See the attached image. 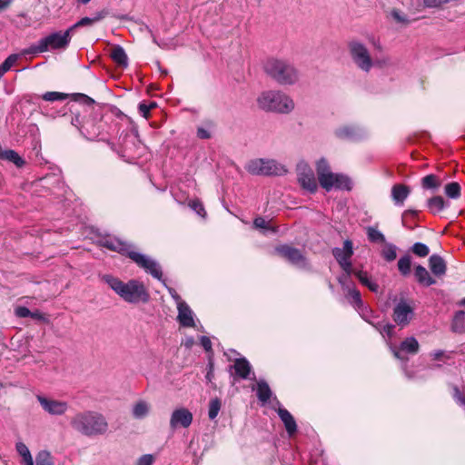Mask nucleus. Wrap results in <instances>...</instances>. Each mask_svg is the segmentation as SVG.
Listing matches in <instances>:
<instances>
[{
    "label": "nucleus",
    "instance_id": "obj_39",
    "mask_svg": "<svg viewBox=\"0 0 465 465\" xmlns=\"http://www.w3.org/2000/svg\"><path fill=\"white\" fill-rule=\"evenodd\" d=\"M460 185L456 182L447 183L444 188L445 194L450 199L460 198Z\"/></svg>",
    "mask_w": 465,
    "mask_h": 465
},
{
    "label": "nucleus",
    "instance_id": "obj_57",
    "mask_svg": "<svg viewBox=\"0 0 465 465\" xmlns=\"http://www.w3.org/2000/svg\"><path fill=\"white\" fill-rule=\"evenodd\" d=\"M197 136L201 139H209L211 137V134L208 130L203 127H199L197 129Z\"/></svg>",
    "mask_w": 465,
    "mask_h": 465
},
{
    "label": "nucleus",
    "instance_id": "obj_52",
    "mask_svg": "<svg viewBox=\"0 0 465 465\" xmlns=\"http://www.w3.org/2000/svg\"><path fill=\"white\" fill-rule=\"evenodd\" d=\"M153 107H155V103L153 102L150 103L149 104L142 103L139 104V112L143 117L147 118L150 110Z\"/></svg>",
    "mask_w": 465,
    "mask_h": 465
},
{
    "label": "nucleus",
    "instance_id": "obj_31",
    "mask_svg": "<svg viewBox=\"0 0 465 465\" xmlns=\"http://www.w3.org/2000/svg\"><path fill=\"white\" fill-rule=\"evenodd\" d=\"M150 411V404L145 401H137L133 407V416L135 419H143L145 418Z\"/></svg>",
    "mask_w": 465,
    "mask_h": 465
},
{
    "label": "nucleus",
    "instance_id": "obj_26",
    "mask_svg": "<svg viewBox=\"0 0 465 465\" xmlns=\"http://www.w3.org/2000/svg\"><path fill=\"white\" fill-rule=\"evenodd\" d=\"M233 369L235 370V373L237 376H239L241 379H248L249 374L251 373V364L249 361L244 359H237L233 364Z\"/></svg>",
    "mask_w": 465,
    "mask_h": 465
},
{
    "label": "nucleus",
    "instance_id": "obj_10",
    "mask_svg": "<svg viewBox=\"0 0 465 465\" xmlns=\"http://www.w3.org/2000/svg\"><path fill=\"white\" fill-rule=\"evenodd\" d=\"M297 179L300 185L310 193H315L318 188L317 180L310 164L302 160L296 165Z\"/></svg>",
    "mask_w": 465,
    "mask_h": 465
},
{
    "label": "nucleus",
    "instance_id": "obj_24",
    "mask_svg": "<svg viewBox=\"0 0 465 465\" xmlns=\"http://www.w3.org/2000/svg\"><path fill=\"white\" fill-rule=\"evenodd\" d=\"M106 15H107V12L104 10H102V11L98 12L94 17H83L77 23H75L71 27H69L68 30H71V35H72L75 28L80 27V26L92 25L93 24L104 19Z\"/></svg>",
    "mask_w": 465,
    "mask_h": 465
},
{
    "label": "nucleus",
    "instance_id": "obj_19",
    "mask_svg": "<svg viewBox=\"0 0 465 465\" xmlns=\"http://www.w3.org/2000/svg\"><path fill=\"white\" fill-rule=\"evenodd\" d=\"M277 413L281 420L283 422L288 434L290 436L294 434L297 430V424L292 415L286 409L281 407L278 408Z\"/></svg>",
    "mask_w": 465,
    "mask_h": 465
},
{
    "label": "nucleus",
    "instance_id": "obj_8",
    "mask_svg": "<svg viewBox=\"0 0 465 465\" xmlns=\"http://www.w3.org/2000/svg\"><path fill=\"white\" fill-rule=\"evenodd\" d=\"M349 51L352 62L363 72H370L373 61L368 48L361 42L352 40L349 43Z\"/></svg>",
    "mask_w": 465,
    "mask_h": 465
},
{
    "label": "nucleus",
    "instance_id": "obj_4",
    "mask_svg": "<svg viewBox=\"0 0 465 465\" xmlns=\"http://www.w3.org/2000/svg\"><path fill=\"white\" fill-rule=\"evenodd\" d=\"M264 71L281 85H292L299 80V72L286 60L271 58L264 64Z\"/></svg>",
    "mask_w": 465,
    "mask_h": 465
},
{
    "label": "nucleus",
    "instance_id": "obj_43",
    "mask_svg": "<svg viewBox=\"0 0 465 465\" xmlns=\"http://www.w3.org/2000/svg\"><path fill=\"white\" fill-rule=\"evenodd\" d=\"M367 236L371 242H385V236L375 227L370 226L367 228Z\"/></svg>",
    "mask_w": 465,
    "mask_h": 465
},
{
    "label": "nucleus",
    "instance_id": "obj_9",
    "mask_svg": "<svg viewBox=\"0 0 465 465\" xmlns=\"http://www.w3.org/2000/svg\"><path fill=\"white\" fill-rule=\"evenodd\" d=\"M120 143V155L125 158L126 161L134 160L140 155V151L143 149V146L136 134L133 132L122 134Z\"/></svg>",
    "mask_w": 465,
    "mask_h": 465
},
{
    "label": "nucleus",
    "instance_id": "obj_3",
    "mask_svg": "<svg viewBox=\"0 0 465 465\" xmlns=\"http://www.w3.org/2000/svg\"><path fill=\"white\" fill-rule=\"evenodd\" d=\"M70 425L76 432L87 437L103 435L108 430L104 416L93 411L77 412L71 418Z\"/></svg>",
    "mask_w": 465,
    "mask_h": 465
},
{
    "label": "nucleus",
    "instance_id": "obj_35",
    "mask_svg": "<svg viewBox=\"0 0 465 465\" xmlns=\"http://www.w3.org/2000/svg\"><path fill=\"white\" fill-rule=\"evenodd\" d=\"M451 330L454 332H462L465 330V312L458 311L452 320Z\"/></svg>",
    "mask_w": 465,
    "mask_h": 465
},
{
    "label": "nucleus",
    "instance_id": "obj_61",
    "mask_svg": "<svg viewBox=\"0 0 465 465\" xmlns=\"http://www.w3.org/2000/svg\"><path fill=\"white\" fill-rule=\"evenodd\" d=\"M10 3L11 0H0V10L5 8Z\"/></svg>",
    "mask_w": 465,
    "mask_h": 465
},
{
    "label": "nucleus",
    "instance_id": "obj_58",
    "mask_svg": "<svg viewBox=\"0 0 465 465\" xmlns=\"http://www.w3.org/2000/svg\"><path fill=\"white\" fill-rule=\"evenodd\" d=\"M346 275H347V273L344 272V274L338 278L340 284L342 286V288L344 290H347V287H350L347 284V282H348V279L350 278V276H346Z\"/></svg>",
    "mask_w": 465,
    "mask_h": 465
},
{
    "label": "nucleus",
    "instance_id": "obj_23",
    "mask_svg": "<svg viewBox=\"0 0 465 465\" xmlns=\"http://www.w3.org/2000/svg\"><path fill=\"white\" fill-rule=\"evenodd\" d=\"M450 206V203L446 202L442 196H433L427 201V208L429 211L436 215Z\"/></svg>",
    "mask_w": 465,
    "mask_h": 465
},
{
    "label": "nucleus",
    "instance_id": "obj_2",
    "mask_svg": "<svg viewBox=\"0 0 465 465\" xmlns=\"http://www.w3.org/2000/svg\"><path fill=\"white\" fill-rule=\"evenodd\" d=\"M102 280L125 302L131 304L145 303L150 294L143 282L138 280H129L124 282L111 274H104Z\"/></svg>",
    "mask_w": 465,
    "mask_h": 465
},
{
    "label": "nucleus",
    "instance_id": "obj_15",
    "mask_svg": "<svg viewBox=\"0 0 465 465\" xmlns=\"http://www.w3.org/2000/svg\"><path fill=\"white\" fill-rule=\"evenodd\" d=\"M414 317V309L406 301H400L393 309V320L401 327L410 324Z\"/></svg>",
    "mask_w": 465,
    "mask_h": 465
},
{
    "label": "nucleus",
    "instance_id": "obj_27",
    "mask_svg": "<svg viewBox=\"0 0 465 465\" xmlns=\"http://www.w3.org/2000/svg\"><path fill=\"white\" fill-rule=\"evenodd\" d=\"M80 131L87 139L94 140L100 134V126L92 121H86L80 127Z\"/></svg>",
    "mask_w": 465,
    "mask_h": 465
},
{
    "label": "nucleus",
    "instance_id": "obj_55",
    "mask_svg": "<svg viewBox=\"0 0 465 465\" xmlns=\"http://www.w3.org/2000/svg\"><path fill=\"white\" fill-rule=\"evenodd\" d=\"M153 462V457L151 454L143 455L139 460L137 465H152Z\"/></svg>",
    "mask_w": 465,
    "mask_h": 465
},
{
    "label": "nucleus",
    "instance_id": "obj_50",
    "mask_svg": "<svg viewBox=\"0 0 465 465\" xmlns=\"http://www.w3.org/2000/svg\"><path fill=\"white\" fill-rule=\"evenodd\" d=\"M391 14V16L393 17V19L396 20L398 23H401V24H408L409 23V19L407 18V16L401 11H399L397 9H393Z\"/></svg>",
    "mask_w": 465,
    "mask_h": 465
},
{
    "label": "nucleus",
    "instance_id": "obj_37",
    "mask_svg": "<svg viewBox=\"0 0 465 465\" xmlns=\"http://www.w3.org/2000/svg\"><path fill=\"white\" fill-rule=\"evenodd\" d=\"M347 298L357 308H361L363 305L361 293L354 287H347Z\"/></svg>",
    "mask_w": 465,
    "mask_h": 465
},
{
    "label": "nucleus",
    "instance_id": "obj_1",
    "mask_svg": "<svg viewBox=\"0 0 465 465\" xmlns=\"http://www.w3.org/2000/svg\"><path fill=\"white\" fill-rule=\"evenodd\" d=\"M103 246L109 250L127 255L140 268L143 269L153 278L163 282V272L160 264L153 258L135 251V248L118 238H107L103 241Z\"/></svg>",
    "mask_w": 465,
    "mask_h": 465
},
{
    "label": "nucleus",
    "instance_id": "obj_41",
    "mask_svg": "<svg viewBox=\"0 0 465 465\" xmlns=\"http://www.w3.org/2000/svg\"><path fill=\"white\" fill-rule=\"evenodd\" d=\"M381 255L387 262L394 261L397 257L396 245H394L392 243L386 242L381 251Z\"/></svg>",
    "mask_w": 465,
    "mask_h": 465
},
{
    "label": "nucleus",
    "instance_id": "obj_56",
    "mask_svg": "<svg viewBox=\"0 0 465 465\" xmlns=\"http://www.w3.org/2000/svg\"><path fill=\"white\" fill-rule=\"evenodd\" d=\"M201 345L203 347V349L206 351H212V341L211 340L206 336H202L200 339Z\"/></svg>",
    "mask_w": 465,
    "mask_h": 465
},
{
    "label": "nucleus",
    "instance_id": "obj_21",
    "mask_svg": "<svg viewBox=\"0 0 465 465\" xmlns=\"http://www.w3.org/2000/svg\"><path fill=\"white\" fill-rule=\"evenodd\" d=\"M414 276L420 285L429 287L436 283V280L430 274L428 270L422 265H417L415 267Z\"/></svg>",
    "mask_w": 465,
    "mask_h": 465
},
{
    "label": "nucleus",
    "instance_id": "obj_17",
    "mask_svg": "<svg viewBox=\"0 0 465 465\" xmlns=\"http://www.w3.org/2000/svg\"><path fill=\"white\" fill-rule=\"evenodd\" d=\"M193 422V413L186 408H179L173 411L170 419V427L173 430L177 428H188Z\"/></svg>",
    "mask_w": 465,
    "mask_h": 465
},
{
    "label": "nucleus",
    "instance_id": "obj_45",
    "mask_svg": "<svg viewBox=\"0 0 465 465\" xmlns=\"http://www.w3.org/2000/svg\"><path fill=\"white\" fill-rule=\"evenodd\" d=\"M374 326L384 338L388 337L389 340L391 338L392 331L394 330V326L392 324L378 322Z\"/></svg>",
    "mask_w": 465,
    "mask_h": 465
},
{
    "label": "nucleus",
    "instance_id": "obj_25",
    "mask_svg": "<svg viewBox=\"0 0 465 465\" xmlns=\"http://www.w3.org/2000/svg\"><path fill=\"white\" fill-rule=\"evenodd\" d=\"M410 194V189L403 184H395L391 189L392 199L396 204L402 205Z\"/></svg>",
    "mask_w": 465,
    "mask_h": 465
},
{
    "label": "nucleus",
    "instance_id": "obj_29",
    "mask_svg": "<svg viewBox=\"0 0 465 465\" xmlns=\"http://www.w3.org/2000/svg\"><path fill=\"white\" fill-rule=\"evenodd\" d=\"M355 275L359 279L361 283L363 284L364 286L368 287L370 289V291L376 292V293L379 292V289H380L379 284L376 282L372 281L369 277V275L366 272L358 271L355 272Z\"/></svg>",
    "mask_w": 465,
    "mask_h": 465
},
{
    "label": "nucleus",
    "instance_id": "obj_30",
    "mask_svg": "<svg viewBox=\"0 0 465 465\" xmlns=\"http://www.w3.org/2000/svg\"><path fill=\"white\" fill-rule=\"evenodd\" d=\"M315 169L319 183L323 180L328 173H331L329 162L325 158H321L315 163Z\"/></svg>",
    "mask_w": 465,
    "mask_h": 465
},
{
    "label": "nucleus",
    "instance_id": "obj_36",
    "mask_svg": "<svg viewBox=\"0 0 465 465\" xmlns=\"http://www.w3.org/2000/svg\"><path fill=\"white\" fill-rule=\"evenodd\" d=\"M1 159L7 160L15 163L17 167H22L25 164V161L20 155L14 150H4L1 153Z\"/></svg>",
    "mask_w": 465,
    "mask_h": 465
},
{
    "label": "nucleus",
    "instance_id": "obj_62",
    "mask_svg": "<svg viewBox=\"0 0 465 465\" xmlns=\"http://www.w3.org/2000/svg\"><path fill=\"white\" fill-rule=\"evenodd\" d=\"M193 344V339L192 337H189V338H186L185 341H184V345L187 347V348H191Z\"/></svg>",
    "mask_w": 465,
    "mask_h": 465
},
{
    "label": "nucleus",
    "instance_id": "obj_42",
    "mask_svg": "<svg viewBox=\"0 0 465 465\" xmlns=\"http://www.w3.org/2000/svg\"><path fill=\"white\" fill-rule=\"evenodd\" d=\"M222 407V401L219 398L212 399L209 402L208 417L213 420L219 414Z\"/></svg>",
    "mask_w": 465,
    "mask_h": 465
},
{
    "label": "nucleus",
    "instance_id": "obj_46",
    "mask_svg": "<svg viewBox=\"0 0 465 465\" xmlns=\"http://www.w3.org/2000/svg\"><path fill=\"white\" fill-rule=\"evenodd\" d=\"M42 98L47 102L64 101L67 98V94L60 92H46Z\"/></svg>",
    "mask_w": 465,
    "mask_h": 465
},
{
    "label": "nucleus",
    "instance_id": "obj_7",
    "mask_svg": "<svg viewBox=\"0 0 465 465\" xmlns=\"http://www.w3.org/2000/svg\"><path fill=\"white\" fill-rule=\"evenodd\" d=\"M246 170L253 175H284L288 169L284 164L273 159H254L246 164Z\"/></svg>",
    "mask_w": 465,
    "mask_h": 465
},
{
    "label": "nucleus",
    "instance_id": "obj_11",
    "mask_svg": "<svg viewBox=\"0 0 465 465\" xmlns=\"http://www.w3.org/2000/svg\"><path fill=\"white\" fill-rule=\"evenodd\" d=\"M320 185L327 192L331 190L351 191L352 188V183L347 175L333 172L328 173L327 176L320 182Z\"/></svg>",
    "mask_w": 465,
    "mask_h": 465
},
{
    "label": "nucleus",
    "instance_id": "obj_63",
    "mask_svg": "<svg viewBox=\"0 0 465 465\" xmlns=\"http://www.w3.org/2000/svg\"><path fill=\"white\" fill-rule=\"evenodd\" d=\"M79 124H80L79 115H75L74 117L72 118V124L78 126Z\"/></svg>",
    "mask_w": 465,
    "mask_h": 465
},
{
    "label": "nucleus",
    "instance_id": "obj_32",
    "mask_svg": "<svg viewBox=\"0 0 465 465\" xmlns=\"http://www.w3.org/2000/svg\"><path fill=\"white\" fill-rule=\"evenodd\" d=\"M15 450L23 459L24 465H34L33 457L28 447L22 441L15 444Z\"/></svg>",
    "mask_w": 465,
    "mask_h": 465
},
{
    "label": "nucleus",
    "instance_id": "obj_16",
    "mask_svg": "<svg viewBox=\"0 0 465 465\" xmlns=\"http://www.w3.org/2000/svg\"><path fill=\"white\" fill-rule=\"evenodd\" d=\"M36 399L43 410L50 415L61 416L68 410L66 401L50 399L43 395H37Z\"/></svg>",
    "mask_w": 465,
    "mask_h": 465
},
{
    "label": "nucleus",
    "instance_id": "obj_38",
    "mask_svg": "<svg viewBox=\"0 0 465 465\" xmlns=\"http://www.w3.org/2000/svg\"><path fill=\"white\" fill-rule=\"evenodd\" d=\"M22 55V52L20 54H12L8 55L0 64V69L4 72V74L7 73L14 65L16 64L17 61Z\"/></svg>",
    "mask_w": 465,
    "mask_h": 465
},
{
    "label": "nucleus",
    "instance_id": "obj_34",
    "mask_svg": "<svg viewBox=\"0 0 465 465\" xmlns=\"http://www.w3.org/2000/svg\"><path fill=\"white\" fill-rule=\"evenodd\" d=\"M272 396V391L264 381H259L257 382V397L259 401L265 403L267 402Z\"/></svg>",
    "mask_w": 465,
    "mask_h": 465
},
{
    "label": "nucleus",
    "instance_id": "obj_47",
    "mask_svg": "<svg viewBox=\"0 0 465 465\" xmlns=\"http://www.w3.org/2000/svg\"><path fill=\"white\" fill-rule=\"evenodd\" d=\"M188 205L193 211H194L202 218H204L206 216L205 209L203 207V203L200 200H198V199L191 200L189 202Z\"/></svg>",
    "mask_w": 465,
    "mask_h": 465
},
{
    "label": "nucleus",
    "instance_id": "obj_22",
    "mask_svg": "<svg viewBox=\"0 0 465 465\" xmlns=\"http://www.w3.org/2000/svg\"><path fill=\"white\" fill-rule=\"evenodd\" d=\"M361 134V130L355 125H343L335 130V134L341 139H357Z\"/></svg>",
    "mask_w": 465,
    "mask_h": 465
},
{
    "label": "nucleus",
    "instance_id": "obj_64",
    "mask_svg": "<svg viewBox=\"0 0 465 465\" xmlns=\"http://www.w3.org/2000/svg\"><path fill=\"white\" fill-rule=\"evenodd\" d=\"M434 355V358L436 360L440 359L442 355H443V351H437L433 353Z\"/></svg>",
    "mask_w": 465,
    "mask_h": 465
},
{
    "label": "nucleus",
    "instance_id": "obj_40",
    "mask_svg": "<svg viewBox=\"0 0 465 465\" xmlns=\"http://www.w3.org/2000/svg\"><path fill=\"white\" fill-rule=\"evenodd\" d=\"M411 267V258L410 255L406 254L399 259L398 269L403 276L410 274Z\"/></svg>",
    "mask_w": 465,
    "mask_h": 465
},
{
    "label": "nucleus",
    "instance_id": "obj_59",
    "mask_svg": "<svg viewBox=\"0 0 465 465\" xmlns=\"http://www.w3.org/2000/svg\"><path fill=\"white\" fill-rule=\"evenodd\" d=\"M205 378L210 382L212 381V380L213 378V362H209L208 371H207V374H206Z\"/></svg>",
    "mask_w": 465,
    "mask_h": 465
},
{
    "label": "nucleus",
    "instance_id": "obj_5",
    "mask_svg": "<svg viewBox=\"0 0 465 465\" xmlns=\"http://www.w3.org/2000/svg\"><path fill=\"white\" fill-rule=\"evenodd\" d=\"M71 30L54 32L39 39L35 44L22 50V54L37 55L50 50L65 49L71 42Z\"/></svg>",
    "mask_w": 465,
    "mask_h": 465
},
{
    "label": "nucleus",
    "instance_id": "obj_51",
    "mask_svg": "<svg viewBox=\"0 0 465 465\" xmlns=\"http://www.w3.org/2000/svg\"><path fill=\"white\" fill-rule=\"evenodd\" d=\"M452 396L458 404L465 407V396L460 392L459 388L456 386L453 387Z\"/></svg>",
    "mask_w": 465,
    "mask_h": 465
},
{
    "label": "nucleus",
    "instance_id": "obj_44",
    "mask_svg": "<svg viewBox=\"0 0 465 465\" xmlns=\"http://www.w3.org/2000/svg\"><path fill=\"white\" fill-rule=\"evenodd\" d=\"M35 465H54L50 452L46 450L39 451L36 455Z\"/></svg>",
    "mask_w": 465,
    "mask_h": 465
},
{
    "label": "nucleus",
    "instance_id": "obj_6",
    "mask_svg": "<svg viewBox=\"0 0 465 465\" xmlns=\"http://www.w3.org/2000/svg\"><path fill=\"white\" fill-rule=\"evenodd\" d=\"M259 107L264 111L289 114L294 109L293 100L282 91L262 92L257 98Z\"/></svg>",
    "mask_w": 465,
    "mask_h": 465
},
{
    "label": "nucleus",
    "instance_id": "obj_49",
    "mask_svg": "<svg viewBox=\"0 0 465 465\" xmlns=\"http://www.w3.org/2000/svg\"><path fill=\"white\" fill-rule=\"evenodd\" d=\"M256 229H263L265 232H275V229L262 217H257L253 221Z\"/></svg>",
    "mask_w": 465,
    "mask_h": 465
},
{
    "label": "nucleus",
    "instance_id": "obj_60",
    "mask_svg": "<svg viewBox=\"0 0 465 465\" xmlns=\"http://www.w3.org/2000/svg\"><path fill=\"white\" fill-rule=\"evenodd\" d=\"M30 318L42 321L45 319L44 315L39 311L31 312Z\"/></svg>",
    "mask_w": 465,
    "mask_h": 465
},
{
    "label": "nucleus",
    "instance_id": "obj_33",
    "mask_svg": "<svg viewBox=\"0 0 465 465\" xmlns=\"http://www.w3.org/2000/svg\"><path fill=\"white\" fill-rule=\"evenodd\" d=\"M421 186L427 190H438L441 186V181L435 174H428L421 179Z\"/></svg>",
    "mask_w": 465,
    "mask_h": 465
},
{
    "label": "nucleus",
    "instance_id": "obj_53",
    "mask_svg": "<svg viewBox=\"0 0 465 465\" xmlns=\"http://www.w3.org/2000/svg\"><path fill=\"white\" fill-rule=\"evenodd\" d=\"M15 314L18 318H27L31 315V311L24 306H17L15 309Z\"/></svg>",
    "mask_w": 465,
    "mask_h": 465
},
{
    "label": "nucleus",
    "instance_id": "obj_20",
    "mask_svg": "<svg viewBox=\"0 0 465 465\" xmlns=\"http://www.w3.org/2000/svg\"><path fill=\"white\" fill-rule=\"evenodd\" d=\"M429 266L431 272L437 277H441L446 273V262L440 255H431L429 259Z\"/></svg>",
    "mask_w": 465,
    "mask_h": 465
},
{
    "label": "nucleus",
    "instance_id": "obj_54",
    "mask_svg": "<svg viewBox=\"0 0 465 465\" xmlns=\"http://www.w3.org/2000/svg\"><path fill=\"white\" fill-rule=\"evenodd\" d=\"M163 282H164V281ZM163 284L166 286L168 292L170 293L172 298L174 300L176 306L179 305V302H184V301L182 300L180 295L177 293V292L173 288L168 287L165 283H163Z\"/></svg>",
    "mask_w": 465,
    "mask_h": 465
},
{
    "label": "nucleus",
    "instance_id": "obj_13",
    "mask_svg": "<svg viewBox=\"0 0 465 465\" xmlns=\"http://www.w3.org/2000/svg\"><path fill=\"white\" fill-rule=\"evenodd\" d=\"M387 344L394 357L404 361H407V358L403 356V353L416 354L420 348L419 342L414 337L406 338L400 346L393 345L391 341H388Z\"/></svg>",
    "mask_w": 465,
    "mask_h": 465
},
{
    "label": "nucleus",
    "instance_id": "obj_18",
    "mask_svg": "<svg viewBox=\"0 0 465 465\" xmlns=\"http://www.w3.org/2000/svg\"><path fill=\"white\" fill-rule=\"evenodd\" d=\"M177 320L182 326L194 327V313L185 302H179V305L177 306Z\"/></svg>",
    "mask_w": 465,
    "mask_h": 465
},
{
    "label": "nucleus",
    "instance_id": "obj_14",
    "mask_svg": "<svg viewBox=\"0 0 465 465\" xmlns=\"http://www.w3.org/2000/svg\"><path fill=\"white\" fill-rule=\"evenodd\" d=\"M332 254L342 270L347 273L346 276H351L352 272L351 257L353 254L351 242L346 240L342 248H334L332 250Z\"/></svg>",
    "mask_w": 465,
    "mask_h": 465
},
{
    "label": "nucleus",
    "instance_id": "obj_48",
    "mask_svg": "<svg viewBox=\"0 0 465 465\" xmlns=\"http://www.w3.org/2000/svg\"><path fill=\"white\" fill-rule=\"evenodd\" d=\"M411 252L419 257H426L430 253V249L422 242H416L412 245Z\"/></svg>",
    "mask_w": 465,
    "mask_h": 465
},
{
    "label": "nucleus",
    "instance_id": "obj_28",
    "mask_svg": "<svg viewBox=\"0 0 465 465\" xmlns=\"http://www.w3.org/2000/svg\"><path fill=\"white\" fill-rule=\"evenodd\" d=\"M111 57L119 66L127 67L128 57L122 46H114L111 51Z\"/></svg>",
    "mask_w": 465,
    "mask_h": 465
},
{
    "label": "nucleus",
    "instance_id": "obj_12",
    "mask_svg": "<svg viewBox=\"0 0 465 465\" xmlns=\"http://www.w3.org/2000/svg\"><path fill=\"white\" fill-rule=\"evenodd\" d=\"M276 252L292 265L300 269L308 270L310 268L306 257L302 254L301 250L297 248L289 245H282L276 248Z\"/></svg>",
    "mask_w": 465,
    "mask_h": 465
}]
</instances>
